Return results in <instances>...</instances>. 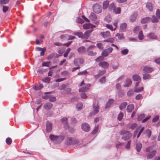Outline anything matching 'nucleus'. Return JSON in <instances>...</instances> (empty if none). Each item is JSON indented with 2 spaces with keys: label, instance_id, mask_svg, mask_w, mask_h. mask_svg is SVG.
Returning <instances> with one entry per match:
<instances>
[{
  "label": "nucleus",
  "instance_id": "nucleus-1",
  "mask_svg": "<svg viewBox=\"0 0 160 160\" xmlns=\"http://www.w3.org/2000/svg\"><path fill=\"white\" fill-rule=\"evenodd\" d=\"M120 134L122 135V139L124 141L129 139L132 136V134L129 132L125 130H122L121 131Z\"/></svg>",
  "mask_w": 160,
  "mask_h": 160
},
{
  "label": "nucleus",
  "instance_id": "nucleus-3",
  "mask_svg": "<svg viewBox=\"0 0 160 160\" xmlns=\"http://www.w3.org/2000/svg\"><path fill=\"white\" fill-rule=\"evenodd\" d=\"M93 110L89 114L90 116H94L99 112V108L98 105V102H95L93 105Z\"/></svg>",
  "mask_w": 160,
  "mask_h": 160
},
{
  "label": "nucleus",
  "instance_id": "nucleus-28",
  "mask_svg": "<svg viewBox=\"0 0 160 160\" xmlns=\"http://www.w3.org/2000/svg\"><path fill=\"white\" fill-rule=\"evenodd\" d=\"M159 19V18H157V17L153 15L151 17V21L153 23H157L158 22Z\"/></svg>",
  "mask_w": 160,
  "mask_h": 160
},
{
  "label": "nucleus",
  "instance_id": "nucleus-32",
  "mask_svg": "<svg viewBox=\"0 0 160 160\" xmlns=\"http://www.w3.org/2000/svg\"><path fill=\"white\" fill-rule=\"evenodd\" d=\"M127 26V24L126 23H122L120 26V29L122 30H124L126 29Z\"/></svg>",
  "mask_w": 160,
  "mask_h": 160
},
{
  "label": "nucleus",
  "instance_id": "nucleus-40",
  "mask_svg": "<svg viewBox=\"0 0 160 160\" xmlns=\"http://www.w3.org/2000/svg\"><path fill=\"white\" fill-rule=\"evenodd\" d=\"M127 104V103L126 102H124L123 103L121 104L120 105L119 108L120 110H122L124 108Z\"/></svg>",
  "mask_w": 160,
  "mask_h": 160
},
{
  "label": "nucleus",
  "instance_id": "nucleus-59",
  "mask_svg": "<svg viewBox=\"0 0 160 160\" xmlns=\"http://www.w3.org/2000/svg\"><path fill=\"white\" fill-rule=\"evenodd\" d=\"M67 118H62L61 121L62 123L64 124H66L67 123Z\"/></svg>",
  "mask_w": 160,
  "mask_h": 160
},
{
  "label": "nucleus",
  "instance_id": "nucleus-37",
  "mask_svg": "<svg viewBox=\"0 0 160 160\" xmlns=\"http://www.w3.org/2000/svg\"><path fill=\"white\" fill-rule=\"evenodd\" d=\"M132 78L134 81H138L140 80V77L137 74H135L133 75Z\"/></svg>",
  "mask_w": 160,
  "mask_h": 160
},
{
  "label": "nucleus",
  "instance_id": "nucleus-27",
  "mask_svg": "<svg viewBox=\"0 0 160 160\" xmlns=\"http://www.w3.org/2000/svg\"><path fill=\"white\" fill-rule=\"evenodd\" d=\"M109 4V2L108 0H106L103 3V8L104 10H105L107 8Z\"/></svg>",
  "mask_w": 160,
  "mask_h": 160
},
{
  "label": "nucleus",
  "instance_id": "nucleus-24",
  "mask_svg": "<svg viewBox=\"0 0 160 160\" xmlns=\"http://www.w3.org/2000/svg\"><path fill=\"white\" fill-rule=\"evenodd\" d=\"M131 80L129 78H127L126 80L125 84L124 85V86L125 87H128L131 85Z\"/></svg>",
  "mask_w": 160,
  "mask_h": 160
},
{
  "label": "nucleus",
  "instance_id": "nucleus-41",
  "mask_svg": "<svg viewBox=\"0 0 160 160\" xmlns=\"http://www.w3.org/2000/svg\"><path fill=\"white\" fill-rule=\"evenodd\" d=\"M115 36L118 37L119 39H122L124 38L123 34L122 33H117L116 34Z\"/></svg>",
  "mask_w": 160,
  "mask_h": 160
},
{
  "label": "nucleus",
  "instance_id": "nucleus-26",
  "mask_svg": "<svg viewBox=\"0 0 160 160\" xmlns=\"http://www.w3.org/2000/svg\"><path fill=\"white\" fill-rule=\"evenodd\" d=\"M85 48L83 46H81L78 49V51L80 54H82L85 52Z\"/></svg>",
  "mask_w": 160,
  "mask_h": 160
},
{
  "label": "nucleus",
  "instance_id": "nucleus-63",
  "mask_svg": "<svg viewBox=\"0 0 160 160\" xmlns=\"http://www.w3.org/2000/svg\"><path fill=\"white\" fill-rule=\"evenodd\" d=\"M159 118V116H155L154 118H153L152 120V121L153 122H155L156 121H157Z\"/></svg>",
  "mask_w": 160,
  "mask_h": 160
},
{
  "label": "nucleus",
  "instance_id": "nucleus-19",
  "mask_svg": "<svg viewBox=\"0 0 160 160\" xmlns=\"http://www.w3.org/2000/svg\"><path fill=\"white\" fill-rule=\"evenodd\" d=\"M146 7L150 12L152 11L153 10V7L151 2H148L146 4Z\"/></svg>",
  "mask_w": 160,
  "mask_h": 160
},
{
  "label": "nucleus",
  "instance_id": "nucleus-45",
  "mask_svg": "<svg viewBox=\"0 0 160 160\" xmlns=\"http://www.w3.org/2000/svg\"><path fill=\"white\" fill-rule=\"evenodd\" d=\"M113 103V101H108V102L106 104L105 108H107L109 107Z\"/></svg>",
  "mask_w": 160,
  "mask_h": 160
},
{
  "label": "nucleus",
  "instance_id": "nucleus-30",
  "mask_svg": "<svg viewBox=\"0 0 160 160\" xmlns=\"http://www.w3.org/2000/svg\"><path fill=\"white\" fill-rule=\"evenodd\" d=\"M64 138V136L63 135L57 136V142H60L62 141Z\"/></svg>",
  "mask_w": 160,
  "mask_h": 160
},
{
  "label": "nucleus",
  "instance_id": "nucleus-52",
  "mask_svg": "<svg viewBox=\"0 0 160 160\" xmlns=\"http://www.w3.org/2000/svg\"><path fill=\"white\" fill-rule=\"evenodd\" d=\"M145 117V115L144 114H142L140 115L138 117V121H140Z\"/></svg>",
  "mask_w": 160,
  "mask_h": 160
},
{
  "label": "nucleus",
  "instance_id": "nucleus-29",
  "mask_svg": "<svg viewBox=\"0 0 160 160\" xmlns=\"http://www.w3.org/2000/svg\"><path fill=\"white\" fill-rule=\"evenodd\" d=\"M134 108V105L132 104L128 105L127 108V111L128 112H131Z\"/></svg>",
  "mask_w": 160,
  "mask_h": 160
},
{
  "label": "nucleus",
  "instance_id": "nucleus-44",
  "mask_svg": "<svg viewBox=\"0 0 160 160\" xmlns=\"http://www.w3.org/2000/svg\"><path fill=\"white\" fill-rule=\"evenodd\" d=\"M82 103L81 102H80L77 105L76 108L78 110H79L82 108Z\"/></svg>",
  "mask_w": 160,
  "mask_h": 160
},
{
  "label": "nucleus",
  "instance_id": "nucleus-58",
  "mask_svg": "<svg viewBox=\"0 0 160 160\" xmlns=\"http://www.w3.org/2000/svg\"><path fill=\"white\" fill-rule=\"evenodd\" d=\"M139 29L140 27L139 26H136L133 29V31L134 33H137L139 31Z\"/></svg>",
  "mask_w": 160,
  "mask_h": 160
},
{
  "label": "nucleus",
  "instance_id": "nucleus-64",
  "mask_svg": "<svg viewBox=\"0 0 160 160\" xmlns=\"http://www.w3.org/2000/svg\"><path fill=\"white\" fill-rule=\"evenodd\" d=\"M123 144V143L118 142V143L116 144V146L117 148H119L121 146H122Z\"/></svg>",
  "mask_w": 160,
  "mask_h": 160
},
{
  "label": "nucleus",
  "instance_id": "nucleus-42",
  "mask_svg": "<svg viewBox=\"0 0 160 160\" xmlns=\"http://www.w3.org/2000/svg\"><path fill=\"white\" fill-rule=\"evenodd\" d=\"M99 125H96L94 128V129L92 132V133L93 134H96L98 131Z\"/></svg>",
  "mask_w": 160,
  "mask_h": 160
},
{
  "label": "nucleus",
  "instance_id": "nucleus-14",
  "mask_svg": "<svg viewBox=\"0 0 160 160\" xmlns=\"http://www.w3.org/2000/svg\"><path fill=\"white\" fill-rule=\"evenodd\" d=\"M100 34L104 38H108L111 36L110 32L109 31H107L105 32H101Z\"/></svg>",
  "mask_w": 160,
  "mask_h": 160
},
{
  "label": "nucleus",
  "instance_id": "nucleus-2",
  "mask_svg": "<svg viewBox=\"0 0 160 160\" xmlns=\"http://www.w3.org/2000/svg\"><path fill=\"white\" fill-rule=\"evenodd\" d=\"M79 141L76 138H74L68 137L66 139L65 143L67 145L75 144H78Z\"/></svg>",
  "mask_w": 160,
  "mask_h": 160
},
{
  "label": "nucleus",
  "instance_id": "nucleus-43",
  "mask_svg": "<svg viewBox=\"0 0 160 160\" xmlns=\"http://www.w3.org/2000/svg\"><path fill=\"white\" fill-rule=\"evenodd\" d=\"M143 90V87H141L138 88H135L134 90V92H138L142 91Z\"/></svg>",
  "mask_w": 160,
  "mask_h": 160
},
{
  "label": "nucleus",
  "instance_id": "nucleus-36",
  "mask_svg": "<svg viewBox=\"0 0 160 160\" xmlns=\"http://www.w3.org/2000/svg\"><path fill=\"white\" fill-rule=\"evenodd\" d=\"M60 38L62 40H68V35H62L60 36Z\"/></svg>",
  "mask_w": 160,
  "mask_h": 160
},
{
  "label": "nucleus",
  "instance_id": "nucleus-8",
  "mask_svg": "<svg viewBox=\"0 0 160 160\" xmlns=\"http://www.w3.org/2000/svg\"><path fill=\"white\" fill-rule=\"evenodd\" d=\"M113 50V48L111 47L108 48L102 52V55L104 57L107 56L108 54L111 53Z\"/></svg>",
  "mask_w": 160,
  "mask_h": 160
},
{
  "label": "nucleus",
  "instance_id": "nucleus-39",
  "mask_svg": "<svg viewBox=\"0 0 160 160\" xmlns=\"http://www.w3.org/2000/svg\"><path fill=\"white\" fill-rule=\"evenodd\" d=\"M43 84H40L39 86H36L33 87V88L35 90H39L43 88Z\"/></svg>",
  "mask_w": 160,
  "mask_h": 160
},
{
  "label": "nucleus",
  "instance_id": "nucleus-54",
  "mask_svg": "<svg viewBox=\"0 0 160 160\" xmlns=\"http://www.w3.org/2000/svg\"><path fill=\"white\" fill-rule=\"evenodd\" d=\"M134 91H133L132 90H129L127 92V95L128 96H132L134 93Z\"/></svg>",
  "mask_w": 160,
  "mask_h": 160
},
{
  "label": "nucleus",
  "instance_id": "nucleus-55",
  "mask_svg": "<svg viewBox=\"0 0 160 160\" xmlns=\"http://www.w3.org/2000/svg\"><path fill=\"white\" fill-rule=\"evenodd\" d=\"M128 52V49H124L121 51V53L123 55H125L127 54Z\"/></svg>",
  "mask_w": 160,
  "mask_h": 160
},
{
  "label": "nucleus",
  "instance_id": "nucleus-23",
  "mask_svg": "<svg viewBox=\"0 0 160 160\" xmlns=\"http://www.w3.org/2000/svg\"><path fill=\"white\" fill-rule=\"evenodd\" d=\"M52 106V104L50 102H48L46 103L44 106V107L46 109H49Z\"/></svg>",
  "mask_w": 160,
  "mask_h": 160
},
{
  "label": "nucleus",
  "instance_id": "nucleus-16",
  "mask_svg": "<svg viewBox=\"0 0 160 160\" xmlns=\"http://www.w3.org/2000/svg\"><path fill=\"white\" fill-rule=\"evenodd\" d=\"M36 49L37 51H41L40 52V56H43L44 55V52L46 50V49L45 47H44L43 48H42L40 47H37L36 48Z\"/></svg>",
  "mask_w": 160,
  "mask_h": 160
},
{
  "label": "nucleus",
  "instance_id": "nucleus-38",
  "mask_svg": "<svg viewBox=\"0 0 160 160\" xmlns=\"http://www.w3.org/2000/svg\"><path fill=\"white\" fill-rule=\"evenodd\" d=\"M57 135H50L49 136V138L51 140L55 141L56 142H57Z\"/></svg>",
  "mask_w": 160,
  "mask_h": 160
},
{
  "label": "nucleus",
  "instance_id": "nucleus-33",
  "mask_svg": "<svg viewBox=\"0 0 160 160\" xmlns=\"http://www.w3.org/2000/svg\"><path fill=\"white\" fill-rule=\"evenodd\" d=\"M72 34L82 39V33L81 32H74Z\"/></svg>",
  "mask_w": 160,
  "mask_h": 160
},
{
  "label": "nucleus",
  "instance_id": "nucleus-48",
  "mask_svg": "<svg viewBox=\"0 0 160 160\" xmlns=\"http://www.w3.org/2000/svg\"><path fill=\"white\" fill-rule=\"evenodd\" d=\"M9 0H0V4H6L9 2Z\"/></svg>",
  "mask_w": 160,
  "mask_h": 160
},
{
  "label": "nucleus",
  "instance_id": "nucleus-10",
  "mask_svg": "<svg viewBox=\"0 0 160 160\" xmlns=\"http://www.w3.org/2000/svg\"><path fill=\"white\" fill-rule=\"evenodd\" d=\"M46 131L48 132H51L52 130V123L49 122H47L46 123Z\"/></svg>",
  "mask_w": 160,
  "mask_h": 160
},
{
  "label": "nucleus",
  "instance_id": "nucleus-35",
  "mask_svg": "<svg viewBox=\"0 0 160 160\" xmlns=\"http://www.w3.org/2000/svg\"><path fill=\"white\" fill-rule=\"evenodd\" d=\"M113 12L116 14H120L121 12V9L120 8L116 7L113 10Z\"/></svg>",
  "mask_w": 160,
  "mask_h": 160
},
{
  "label": "nucleus",
  "instance_id": "nucleus-17",
  "mask_svg": "<svg viewBox=\"0 0 160 160\" xmlns=\"http://www.w3.org/2000/svg\"><path fill=\"white\" fill-rule=\"evenodd\" d=\"M99 65L104 68H107L109 66L108 63L105 61L100 62L99 63Z\"/></svg>",
  "mask_w": 160,
  "mask_h": 160
},
{
  "label": "nucleus",
  "instance_id": "nucleus-49",
  "mask_svg": "<svg viewBox=\"0 0 160 160\" xmlns=\"http://www.w3.org/2000/svg\"><path fill=\"white\" fill-rule=\"evenodd\" d=\"M50 63V62H43L42 64V66L49 67Z\"/></svg>",
  "mask_w": 160,
  "mask_h": 160
},
{
  "label": "nucleus",
  "instance_id": "nucleus-53",
  "mask_svg": "<svg viewBox=\"0 0 160 160\" xmlns=\"http://www.w3.org/2000/svg\"><path fill=\"white\" fill-rule=\"evenodd\" d=\"M106 27L110 29V30H115L116 29V28H115L114 29H113L112 26L110 24H107Z\"/></svg>",
  "mask_w": 160,
  "mask_h": 160
},
{
  "label": "nucleus",
  "instance_id": "nucleus-7",
  "mask_svg": "<svg viewBox=\"0 0 160 160\" xmlns=\"http://www.w3.org/2000/svg\"><path fill=\"white\" fill-rule=\"evenodd\" d=\"M51 92H47L45 93V95L43 97V98L45 99H49V100H55L56 98L54 97H52L50 94Z\"/></svg>",
  "mask_w": 160,
  "mask_h": 160
},
{
  "label": "nucleus",
  "instance_id": "nucleus-11",
  "mask_svg": "<svg viewBox=\"0 0 160 160\" xmlns=\"http://www.w3.org/2000/svg\"><path fill=\"white\" fill-rule=\"evenodd\" d=\"M83 27L84 29H87L91 28V29H93V28H95V26L90 23H86L83 25Z\"/></svg>",
  "mask_w": 160,
  "mask_h": 160
},
{
  "label": "nucleus",
  "instance_id": "nucleus-18",
  "mask_svg": "<svg viewBox=\"0 0 160 160\" xmlns=\"http://www.w3.org/2000/svg\"><path fill=\"white\" fill-rule=\"evenodd\" d=\"M143 70L146 72H151L153 70V69L151 67L146 66L144 67Z\"/></svg>",
  "mask_w": 160,
  "mask_h": 160
},
{
  "label": "nucleus",
  "instance_id": "nucleus-62",
  "mask_svg": "<svg viewBox=\"0 0 160 160\" xmlns=\"http://www.w3.org/2000/svg\"><path fill=\"white\" fill-rule=\"evenodd\" d=\"M87 73V72L86 70H85L84 71H83L81 72H78V75H85Z\"/></svg>",
  "mask_w": 160,
  "mask_h": 160
},
{
  "label": "nucleus",
  "instance_id": "nucleus-31",
  "mask_svg": "<svg viewBox=\"0 0 160 160\" xmlns=\"http://www.w3.org/2000/svg\"><path fill=\"white\" fill-rule=\"evenodd\" d=\"M142 146V144L140 142H138L136 144V148L138 152H139L140 151Z\"/></svg>",
  "mask_w": 160,
  "mask_h": 160
},
{
  "label": "nucleus",
  "instance_id": "nucleus-50",
  "mask_svg": "<svg viewBox=\"0 0 160 160\" xmlns=\"http://www.w3.org/2000/svg\"><path fill=\"white\" fill-rule=\"evenodd\" d=\"M156 16L157 18L160 19V10L159 9H157L156 12Z\"/></svg>",
  "mask_w": 160,
  "mask_h": 160
},
{
  "label": "nucleus",
  "instance_id": "nucleus-9",
  "mask_svg": "<svg viewBox=\"0 0 160 160\" xmlns=\"http://www.w3.org/2000/svg\"><path fill=\"white\" fill-rule=\"evenodd\" d=\"M82 129L86 132H88L90 130V126L87 123H83L82 126Z\"/></svg>",
  "mask_w": 160,
  "mask_h": 160
},
{
  "label": "nucleus",
  "instance_id": "nucleus-6",
  "mask_svg": "<svg viewBox=\"0 0 160 160\" xmlns=\"http://www.w3.org/2000/svg\"><path fill=\"white\" fill-rule=\"evenodd\" d=\"M84 62V60L82 58H75L73 61V63L75 66H78L82 64Z\"/></svg>",
  "mask_w": 160,
  "mask_h": 160
},
{
  "label": "nucleus",
  "instance_id": "nucleus-4",
  "mask_svg": "<svg viewBox=\"0 0 160 160\" xmlns=\"http://www.w3.org/2000/svg\"><path fill=\"white\" fill-rule=\"evenodd\" d=\"M96 47L94 45H91L87 49L88 52L87 55L89 56H93L96 55L97 52L93 51L92 50Z\"/></svg>",
  "mask_w": 160,
  "mask_h": 160
},
{
  "label": "nucleus",
  "instance_id": "nucleus-21",
  "mask_svg": "<svg viewBox=\"0 0 160 160\" xmlns=\"http://www.w3.org/2000/svg\"><path fill=\"white\" fill-rule=\"evenodd\" d=\"M137 16V13H134L130 17V21L132 22H134L136 20Z\"/></svg>",
  "mask_w": 160,
  "mask_h": 160
},
{
  "label": "nucleus",
  "instance_id": "nucleus-15",
  "mask_svg": "<svg viewBox=\"0 0 160 160\" xmlns=\"http://www.w3.org/2000/svg\"><path fill=\"white\" fill-rule=\"evenodd\" d=\"M157 153L156 151L154 150L151 152L149 153L147 155V159H150L153 158L156 154Z\"/></svg>",
  "mask_w": 160,
  "mask_h": 160
},
{
  "label": "nucleus",
  "instance_id": "nucleus-12",
  "mask_svg": "<svg viewBox=\"0 0 160 160\" xmlns=\"http://www.w3.org/2000/svg\"><path fill=\"white\" fill-rule=\"evenodd\" d=\"M93 31V29L88 30L85 32L84 34H82V39H88L89 36L90 34Z\"/></svg>",
  "mask_w": 160,
  "mask_h": 160
},
{
  "label": "nucleus",
  "instance_id": "nucleus-56",
  "mask_svg": "<svg viewBox=\"0 0 160 160\" xmlns=\"http://www.w3.org/2000/svg\"><path fill=\"white\" fill-rule=\"evenodd\" d=\"M6 141L8 144L10 145L12 142L11 139L10 138H8L6 139Z\"/></svg>",
  "mask_w": 160,
  "mask_h": 160
},
{
  "label": "nucleus",
  "instance_id": "nucleus-20",
  "mask_svg": "<svg viewBox=\"0 0 160 160\" xmlns=\"http://www.w3.org/2000/svg\"><path fill=\"white\" fill-rule=\"evenodd\" d=\"M148 37L150 39H155L157 38V36L153 33H150L147 35Z\"/></svg>",
  "mask_w": 160,
  "mask_h": 160
},
{
  "label": "nucleus",
  "instance_id": "nucleus-57",
  "mask_svg": "<svg viewBox=\"0 0 160 160\" xmlns=\"http://www.w3.org/2000/svg\"><path fill=\"white\" fill-rule=\"evenodd\" d=\"M8 7L3 6L2 8V11L4 12H6L8 10Z\"/></svg>",
  "mask_w": 160,
  "mask_h": 160
},
{
  "label": "nucleus",
  "instance_id": "nucleus-47",
  "mask_svg": "<svg viewBox=\"0 0 160 160\" xmlns=\"http://www.w3.org/2000/svg\"><path fill=\"white\" fill-rule=\"evenodd\" d=\"M150 77V76L149 74L147 73H145L143 75V79L145 80L149 78Z\"/></svg>",
  "mask_w": 160,
  "mask_h": 160
},
{
  "label": "nucleus",
  "instance_id": "nucleus-22",
  "mask_svg": "<svg viewBox=\"0 0 160 160\" xmlns=\"http://www.w3.org/2000/svg\"><path fill=\"white\" fill-rule=\"evenodd\" d=\"M89 19L93 21H96L97 18V17L95 15V14L93 12L92 13L90 14V15L89 17Z\"/></svg>",
  "mask_w": 160,
  "mask_h": 160
},
{
  "label": "nucleus",
  "instance_id": "nucleus-61",
  "mask_svg": "<svg viewBox=\"0 0 160 160\" xmlns=\"http://www.w3.org/2000/svg\"><path fill=\"white\" fill-rule=\"evenodd\" d=\"M131 143V141L130 140L128 141L127 142V143L126 145V148L127 149H129L130 148V145Z\"/></svg>",
  "mask_w": 160,
  "mask_h": 160
},
{
  "label": "nucleus",
  "instance_id": "nucleus-60",
  "mask_svg": "<svg viewBox=\"0 0 160 160\" xmlns=\"http://www.w3.org/2000/svg\"><path fill=\"white\" fill-rule=\"evenodd\" d=\"M123 116V113L122 112L120 113L119 114L118 117V119L120 121L122 119Z\"/></svg>",
  "mask_w": 160,
  "mask_h": 160
},
{
  "label": "nucleus",
  "instance_id": "nucleus-5",
  "mask_svg": "<svg viewBox=\"0 0 160 160\" xmlns=\"http://www.w3.org/2000/svg\"><path fill=\"white\" fill-rule=\"evenodd\" d=\"M93 11L97 13H100L102 10V7L98 4H94L92 7Z\"/></svg>",
  "mask_w": 160,
  "mask_h": 160
},
{
  "label": "nucleus",
  "instance_id": "nucleus-25",
  "mask_svg": "<svg viewBox=\"0 0 160 160\" xmlns=\"http://www.w3.org/2000/svg\"><path fill=\"white\" fill-rule=\"evenodd\" d=\"M150 18L149 17H147L143 18L141 21V22L142 23H147L150 20Z\"/></svg>",
  "mask_w": 160,
  "mask_h": 160
},
{
  "label": "nucleus",
  "instance_id": "nucleus-46",
  "mask_svg": "<svg viewBox=\"0 0 160 160\" xmlns=\"http://www.w3.org/2000/svg\"><path fill=\"white\" fill-rule=\"evenodd\" d=\"M114 41V39L112 38H110L104 40V42H110L111 43L113 42Z\"/></svg>",
  "mask_w": 160,
  "mask_h": 160
},
{
  "label": "nucleus",
  "instance_id": "nucleus-13",
  "mask_svg": "<svg viewBox=\"0 0 160 160\" xmlns=\"http://www.w3.org/2000/svg\"><path fill=\"white\" fill-rule=\"evenodd\" d=\"M91 85L90 84H88L86 86L80 88L79 90V92L86 91L89 89V88L91 87Z\"/></svg>",
  "mask_w": 160,
  "mask_h": 160
},
{
  "label": "nucleus",
  "instance_id": "nucleus-34",
  "mask_svg": "<svg viewBox=\"0 0 160 160\" xmlns=\"http://www.w3.org/2000/svg\"><path fill=\"white\" fill-rule=\"evenodd\" d=\"M138 38L140 40H142L144 39V36H143L142 32V30L140 32L138 35Z\"/></svg>",
  "mask_w": 160,
  "mask_h": 160
},
{
  "label": "nucleus",
  "instance_id": "nucleus-51",
  "mask_svg": "<svg viewBox=\"0 0 160 160\" xmlns=\"http://www.w3.org/2000/svg\"><path fill=\"white\" fill-rule=\"evenodd\" d=\"M71 49L70 48H68L65 52L64 53L63 55V56L64 57H66L68 55V54L69 53V52L70 51Z\"/></svg>",
  "mask_w": 160,
  "mask_h": 160
}]
</instances>
